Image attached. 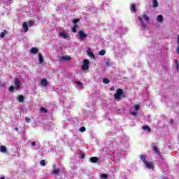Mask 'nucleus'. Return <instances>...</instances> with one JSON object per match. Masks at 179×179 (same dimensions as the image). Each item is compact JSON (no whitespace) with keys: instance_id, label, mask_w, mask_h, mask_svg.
I'll use <instances>...</instances> for the list:
<instances>
[{"instance_id":"f257e3e1","label":"nucleus","mask_w":179,"mask_h":179,"mask_svg":"<svg viewBox=\"0 0 179 179\" xmlns=\"http://www.w3.org/2000/svg\"><path fill=\"white\" fill-rule=\"evenodd\" d=\"M113 97L114 99H115V100H120L121 97H122L123 99L127 98V95H125L122 89L119 88L117 90L116 93L113 94Z\"/></svg>"},{"instance_id":"f03ea898","label":"nucleus","mask_w":179,"mask_h":179,"mask_svg":"<svg viewBox=\"0 0 179 179\" xmlns=\"http://www.w3.org/2000/svg\"><path fill=\"white\" fill-rule=\"evenodd\" d=\"M31 26H34V21L29 20L27 22H24L22 23V30L24 33H27L29 31V27H31Z\"/></svg>"},{"instance_id":"7ed1b4c3","label":"nucleus","mask_w":179,"mask_h":179,"mask_svg":"<svg viewBox=\"0 0 179 179\" xmlns=\"http://www.w3.org/2000/svg\"><path fill=\"white\" fill-rule=\"evenodd\" d=\"M80 22V20L78 18H76L73 20L72 23L73 24V27L71 28V31L73 33H76V28L78 27V22Z\"/></svg>"},{"instance_id":"20e7f679","label":"nucleus","mask_w":179,"mask_h":179,"mask_svg":"<svg viewBox=\"0 0 179 179\" xmlns=\"http://www.w3.org/2000/svg\"><path fill=\"white\" fill-rule=\"evenodd\" d=\"M89 59H85L83 62L81 67L82 71H89Z\"/></svg>"},{"instance_id":"39448f33","label":"nucleus","mask_w":179,"mask_h":179,"mask_svg":"<svg viewBox=\"0 0 179 179\" xmlns=\"http://www.w3.org/2000/svg\"><path fill=\"white\" fill-rule=\"evenodd\" d=\"M145 167H147L148 169H150L151 170H153V169H155V165H153V163L148 162V161H147L145 163Z\"/></svg>"},{"instance_id":"423d86ee","label":"nucleus","mask_w":179,"mask_h":179,"mask_svg":"<svg viewBox=\"0 0 179 179\" xmlns=\"http://www.w3.org/2000/svg\"><path fill=\"white\" fill-rule=\"evenodd\" d=\"M152 150L155 152V155H157L158 156H162V153L160 151H159V148L156 145H152Z\"/></svg>"},{"instance_id":"0eeeda50","label":"nucleus","mask_w":179,"mask_h":179,"mask_svg":"<svg viewBox=\"0 0 179 179\" xmlns=\"http://www.w3.org/2000/svg\"><path fill=\"white\" fill-rule=\"evenodd\" d=\"M87 54L88 55V57H90L91 58H96V56L94 55V54H93V52H92V49L89 48L87 50Z\"/></svg>"},{"instance_id":"6e6552de","label":"nucleus","mask_w":179,"mask_h":179,"mask_svg":"<svg viewBox=\"0 0 179 179\" xmlns=\"http://www.w3.org/2000/svg\"><path fill=\"white\" fill-rule=\"evenodd\" d=\"M14 86H15V89H19V87H20V82H19V78L15 79Z\"/></svg>"},{"instance_id":"1a4fd4ad","label":"nucleus","mask_w":179,"mask_h":179,"mask_svg":"<svg viewBox=\"0 0 179 179\" xmlns=\"http://www.w3.org/2000/svg\"><path fill=\"white\" fill-rule=\"evenodd\" d=\"M41 85L43 87L48 86V81L45 78H43L41 80Z\"/></svg>"},{"instance_id":"9d476101","label":"nucleus","mask_w":179,"mask_h":179,"mask_svg":"<svg viewBox=\"0 0 179 179\" xmlns=\"http://www.w3.org/2000/svg\"><path fill=\"white\" fill-rule=\"evenodd\" d=\"M38 58L39 64H43V62H44V59L43 58V54L38 53Z\"/></svg>"},{"instance_id":"9b49d317","label":"nucleus","mask_w":179,"mask_h":179,"mask_svg":"<svg viewBox=\"0 0 179 179\" xmlns=\"http://www.w3.org/2000/svg\"><path fill=\"white\" fill-rule=\"evenodd\" d=\"M17 100L19 103H23L24 101V96L23 95H19Z\"/></svg>"},{"instance_id":"f8f14e48","label":"nucleus","mask_w":179,"mask_h":179,"mask_svg":"<svg viewBox=\"0 0 179 179\" xmlns=\"http://www.w3.org/2000/svg\"><path fill=\"white\" fill-rule=\"evenodd\" d=\"M90 162L91 163H97V162H99V158L96 157H92L90 158Z\"/></svg>"},{"instance_id":"ddd939ff","label":"nucleus","mask_w":179,"mask_h":179,"mask_svg":"<svg viewBox=\"0 0 179 179\" xmlns=\"http://www.w3.org/2000/svg\"><path fill=\"white\" fill-rule=\"evenodd\" d=\"M79 36L80 38H86L87 37V35L83 32V31H79Z\"/></svg>"},{"instance_id":"4468645a","label":"nucleus","mask_w":179,"mask_h":179,"mask_svg":"<svg viewBox=\"0 0 179 179\" xmlns=\"http://www.w3.org/2000/svg\"><path fill=\"white\" fill-rule=\"evenodd\" d=\"M31 54H37L38 52V48H31L30 49Z\"/></svg>"},{"instance_id":"2eb2a0df","label":"nucleus","mask_w":179,"mask_h":179,"mask_svg":"<svg viewBox=\"0 0 179 179\" xmlns=\"http://www.w3.org/2000/svg\"><path fill=\"white\" fill-rule=\"evenodd\" d=\"M8 149L6 148V146L5 145H1L0 147V152H1V153H6Z\"/></svg>"},{"instance_id":"dca6fc26","label":"nucleus","mask_w":179,"mask_h":179,"mask_svg":"<svg viewBox=\"0 0 179 179\" xmlns=\"http://www.w3.org/2000/svg\"><path fill=\"white\" fill-rule=\"evenodd\" d=\"M142 129H144L145 131H148V132H150L152 131V129H150V127H149V125L143 126Z\"/></svg>"},{"instance_id":"f3484780","label":"nucleus","mask_w":179,"mask_h":179,"mask_svg":"<svg viewBox=\"0 0 179 179\" xmlns=\"http://www.w3.org/2000/svg\"><path fill=\"white\" fill-rule=\"evenodd\" d=\"M142 16H143L144 20H145V22H149L150 19H149V17L148 16V15H146V13H143Z\"/></svg>"},{"instance_id":"a211bd4d","label":"nucleus","mask_w":179,"mask_h":179,"mask_svg":"<svg viewBox=\"0 0 179 179\" xmlns=\"http://www.w3.org/2000/svg\"><path fill=\"white\" fill-rule=\"evenodd\" d=\"M130 9L131 10L134 12V13H136V6H135V4H131L130 6Z\"/></svg>"},{"instance_id":"6ab92c4d","label":"nucleus","mask_w":179,"mask_h":179,"mask_svg":"<svg viewBox=\"0 0 179 179\" xmlns=\"http://www.w3.org/2000/svg\"><path fill=\"white\" fill-rule=\"evenodd\" d=\"M140 159H141V160H142V162L144 163V164L148 162V160H146V156H145V155H141Z\"/></svg>"},{"instance_id":"aec40b11","label":"nucleus","mask_w":179,"mask_h":179,"mask_svg":"<svg viewBox=\"0 0 179 179\" xmlns=\"http://www.w3.org/2000/svg\"><path fill=\"white\" fill-rule=\"evenodd\" d=\"M157 22H159V23H162V22H163V15H158L157 17Z\"/></svg>"},{"instance_id":"412c9836","label":"nucleus","mask_w":179,"mask_h":179,"mask_svg":"<svg viewBox=\"0 0 179 179\" xmlns=\"http://www.w3.org/2000/svg\"><path fill=\"white\" fill-rule=\"evenodd\" d=\"M153 8H157L159 6V3H157V0H152Z\"/></svg>"},{"instance_id":"4be33fe9","label":"nucleus","mask_w":179,"mask_h":179,"mask_svg":"<svg viewBox=\"0 0 179 179\" xmlns=\"http://www.w3.org/2000/svg\"><path fill=\"white\" fill-rule=\"evenodd\" d=\"M59 35L61 36V37H63L64 38H68V35L65 34V32H61Z\"/></svg>"},{"instance_id":"5701e85b","label":"nucleus","mask_w":179,"mask_h":179,"mask_svg":"<svg viewBox=\"0 0 179 179\" xmlns=\"http://www.w3.org/2000/svg\"><path fill=\"white\" fill-rule=\"evenodd\" d=\"M62 58L64 61H70V59H71V57H69V56H63Z\"/></svg>"},{"instance_id":"b1692460","label":"nucleus","mask_w":179,"mask_h":179,"mask_svg":"<svg viewBox=\"0 0 179 179\" xmlns=\"http://www.w3.org/2000/svg\"><path fill=\"white\" fill-rule=\"evenodd\" d=\"M40 111H41V113H48V110L44 107H41L40 108Z\"/></svg>"},{"instance_id":"393cba45","label":"nucleus","mask_w":179,"mask_h":179,"mask_svg":"<svg viewBox=\"0 0 179 179\" xmlns=\"http://www.w3.org/2000/svg\"><path fill=\"white\" fill-rule=\"evenodd\" d=\"M103 83H105L106 85H108V83H110V80L108 78H103Z\"/></svg>"},{"instance_id":"a878e982","label":"nucleus","mask_w":179,"mask_h":179,"mask_svg":"<svg viewBox=\"0 0 179 179\" xmlns=\"http://www.w3.org/2000/svg\"><path fill=\"white\" fill-rule=\"evenodd\" d=\"M99 55H106V50H102L100 52H99Z\"/></svg>"},{"instance_id":"bb28decb","label":"nucleus","mask_w":179,"mask_h":179,"mask_svg":"<svg viewBox=\"0 0 179 179\" xmlns=\"http://www.w3.org/2000/svg\"><path fill=\"white\" fill-rule=\"evenodd\" d=\"M59 171H61V169H54V170H53L54 174H59Z\"/></svg>"},{"instance_id":"cd10ccee","label":"nucleus","mask_w":179,"mask_h":179,"mask_svg":"<svg viewBox=\"0 0 179 179\" xmlns=\"http://www.w3.org/2000/svg\"><path fill=\"white\" fill-rule=\"evenodd\" d=\"M79 131L80 132H85L86 131V127H81L80 129H79Z\"/></svg>"},{"instance_id":"c85d7f7f","label":"nucleus","mask_w":179,"mask_h":179,"mask_svg":"<svg viewBox=\"0 0 179 179\" xmlns=\"http://www.w3.org/2000/svg\"><path fill=\"white\" fill-rule=\"evenodd\" d=\"M15 87L13 85L10 86L8 88L9 92H13L15 90Z\"/></svg>"},{"instance_id":"c756f323","label":"nucleus","mask_w":179,"mask_h":179,"mask_svg":"<svg viewBox=\"0 0 179 179\" xmlns=\"http://www.w3.org/2000/svg\"><path fill=\"white\" fill-rule=\"evenodd\" d=\"M175 64L176 65V69H178L179 68L178 59H175Z\"/></svg>"},{"instance_id":"7c9ffc66","label":"nucleus","mask_w":179,"mask_h":179,"mask_svg":"<svg viewBox=\"0 0 179 179\" xmlns=\"http://www.w3.org/2000/svg\"><path fill=\"white\" fill-rule=\"evenodd\" d=\"M106 66H111V63H110V59L106 61Z\"/></svg>"},{"instance_id":"2f4dec72","label":"nucleus","mask_w":179,"mask_h":179,"mask_svg":"<svg viewBox=\"0 0 179 179\" xmlns=\"http://www.w3.org/2000/svg\"><path fill=\"white\" fill-rule=\"evenodd\" d=\"M134 108H135V110L136 111H139L140 108H141V106L139 105H136L134 106Z\"/></svg>"},{"instance_id":"473e14b6","label":"nucleus","mask_w":179,"mask_h":179,"mask_svg":"<svg viewBox=\"0 0 179 179\" xmlns=\"http://www.w3.org/2000/svg\"><path fill=\"white\" fill-rule=\"evenodd\" d=\"M25 121L26 122H27V124H30V122L31 121V120L30 119V117H25Z\"/></svg>"},{"instance_id":"72a5a7b5","label":"nucleus","mask_w":179,"mask_h":179,"mask_svg":"<svg viewBox=\"0 0 179 179\" xmlns=\"http://www.w3.org/2000/svg\"><path fill=\"white\" fill-rule=\"evenodd\" d=\"M41 166H45V160L43 159L40 162Z\"/></svg>"},{"instance_id":"f704fd0d","label":"nucleus","mask_w":179,"mask_h":179,"mask_svg":"<svg viewBox=\"0 0 179 179\" xmlns=\"http://www.w3.org/2000/svg\"><path fill=\"white\" fill-rule=\"evenodd\" d=\"M130 114H131V115H133V117H136L138 113H136V112H131Z\"/></svg>"},{"instance_id":"c9c22d12","label":"nucleus","mask_w":179,"mask_h":179,"mask_svg":"<svg viewBox=\"0 0 179 179\" xmlns=\"http://www.w3.org/2000/svg\"><path fill=\"white\" fill-rule=\"evenodd\" d=\"M101 177L102 178H107V174L103 173V174L101 175Z\"/></svg>"},{"instance_id":"e433bc0d","label":"nucleus","mask_w":179,"mask_h":179,"mask_svg":"<svg viewBox=\"0 0 179 179\" xmlns=\"http://www.w3.org/2000/svg\"><path fill=\"white\" fill-rule=\"evenodd\" d=\"M0 37H1V38H3V37H5V32H1V33L0 34Z\"/></svg>"},{"instance_id":"4c0bfd02","label":"nucleus","mask_w":179,"mask_h":179,"mask_svg":"<svg viewBox=\"0 0 179 179\" xmlns=\"http://www.w3.org/2000/svg\"><path fill=\"white\" fill-rule=\"evenodd\" d=\"M80 159H85V155L83 153H80Z\"/></svg>"},{"instance_id":"58836bf2","label":"nucleus","mask_w":179,"mask_h":179,"mask_svg":"<svg viewBox=\"0 0 179 179\" xmlns=\"http://www.w3.org/2000/svg\"><path fill=\"white\" fill-rule=\"evenodd\" d=\"M141 26L143 29H146V24L144 22L141 23Z\"/></svg>"},{"instance_id":"ea45409f","label":"nucleus","mask_w":179,"mask_h":179,"mask_svg":"<svg viewBox=\"0 0 179 179\" xmlns=\"http://www.w3.org/2000/svg\"><path fill=\"white\" fill-rule=\"evenodd\" d=\"M138 20L140 22L143 23V20H142V17H138Z\"/></svg>"},{"instance_id":"a19ab883","label":"nucleus","mask_w":179,"mask_h":179,"mask_svg":"<svg viewBox=\"0 0 179 179\" xmlns=\"http://www.w3.org/2000/svg\"><path fill=\"white\" fill-rule=\"evenodd\" d=\"M76 84L78 85V86H82V83H80V81H77Z\"/></svg>"},{"instance_id":"79ce46f5","label":"nucleus","mask_w":179,"mask_h":179,"mask_svg":"<svg viewBox=\"0 0 179 179\" xmlns=\"http://www.w3.org/2000/svg\"><path fill=\"white\" fill-rule=\"evenodd\" d=\"M176 51H177V53L179 54V45H178V46L177 48V50Z\"/></svg>"},{"instance_id":"37998d69","label":"nucleus","mask_w":179,"mask_h":179,"mask_svg":"<svg viewBox=\"0 0 179 179\" xmlns=\"http://www.w3.org/2000/svg\"><path fill=\"white\" fill-rule=\"evenodd\" d=\"M31 145H32V146H36V142H32Z\"/></svg>"},{"instance_id":"c03bdc74","label":"nucleus","mask_w":179,"mask_h":179,"mask_svg":"<svg viewBox=\"0 0 179 179\" xmlns=\"http://www.w3.org/2000/svg\"><path fill=\"white\" fill-rule=\"evenodd\" d=\"M15 131H16L17 132L19 131V128L15 127Z\"/></svg>"},{"instance_id":"a18cd8bd","label":"nucleus","mask_w":179,"mask_h":179,"mask_svg":"<svg viewBox=\"0 0 179 179\" xmlns=\"http://www.w3.org/2000/svg\"><path fill=\"white\" fill-rule=\"evenodd\" d=\"M178 44L179 45V35H178Z\"/></svg>"},{"instance_id":"49530a36","label":"nucleus","mask_w":179,"mask_h":179,"mask_svg":"<svg viewBox=\"0 0 179 179\" xmlns=\"http://www.w3.org/2000/svg\"><path fill=\"white\" fill-rule=\"evenodd\" d=\"M0 179H5V177H1L0 178Z\"/></svg>"},{"instance_id":"de8ad7c7","label":"nucleus","mask_w":179,"mask_h":179,"mask_svg":"<svg viewBox=\"0 0 179 179\" xmlns=\"http://www.w3.org/2000/svg\"><path fill=\"white\" fill-rule=\"evenodd\" d=\"M174 120H173V119L171 120V122H173Z\"/></svg>"},{"instance_id":"09e8293b","label":"nucleus","mask_w":179,"mask_h":179,"mask_svg":"<svg viewBox=\"0 0 179 179\" xmlns=\"http://www.w3.org/2000/svg\"><path fill=\"white\" fill-rule=\"evenodd\" d=\"M110 90H114V89L113 88H110Z\"/></svg>"},{"instance_id":"8fccbe9b","label":"nucleus","mask_w":179,"mask_h":179,"mask_svg":"<svg viewBox=\"0 0 179 179\" xmlns=\"http://www.w3.org/2000/svg\"><path fill=\"white\" fill-rule=\"evenodd\" d=\"M5 33H7V31H5Z\"/></svg>"},{"instance_id":"3c124183","label":"nucleus","mask_w":179,"mask_h":179,"mask_svg":"<svg viewBox=\"0 0 179 179\" xmlns=\"http://www.w3.org/2000/svg\"><path fill=\"white\" fill-rule=\"evenodd\" d=\"M8 1H12V0H8Z\"/></svg>"}]
</instances>
